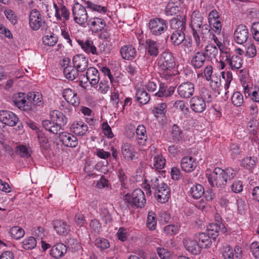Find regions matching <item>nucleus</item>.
Instances as JSON below:
<instances>
[{
    "label": "nucleus",
    "mask_w": 259,
    "mask_h": 259,
    "mask_svg": "<svg viewBox=\"0 0 259 259\" xmlns=\"http://www.w3.org/2000/svg\"><path fill=\"white\" fill-rule=\"evenodd\" d=\"M124 199L132 207H144L146 203V199L144 192L140 189H136L131 193H127L124 196Z\"/></svg>",
    "instance_id": "4"
},
{
    "label": "nucleus",
    "mask_w": 259,
    "mask_h": 259,
    "mask_svg": "<svg viewBox=\"0 0 259 259\" xmlns=\"http://www.w3.org/2000/svg\"><path fill=\"white\" fill-rule=\"evenodd\" d=\"M173 106L176 109L180 110L183 114H187L189 111L187 103L183 100H178L176 101Z\"/></svg>",
    "instance_id": "57"
},
{
    "label": "nucleus",
    "mask_w": 259,
    "mask_h": 259,
    "mask_svg": "<svg viewBox=\"0 0 259 259\" xmlns=\"http://www.w3.org/2000/svg\"><path fill=\"white\" fill-rule=\"evenodd\" d=\"M42 126L45 129L54 134H57L62 128V125L52 122L49 120H45L42 122Z\"/></svg>",
    "instance_id": "37"
},
{
    "label": "nucleus",
    "mask_w": 259,
    "mask_h": 259,
    "mask_svg": "<svg viewBox=\"0 0 259 259\" xmlns=\"http://www.w3.org/2000/svg\"><path fill=\"white\" fill-rule=\"evenodd\" d=\"M206 56L202 52L198 51L195 53L191 60L192 65L195 68H200L204 65Z\"/></svg>",
    "instance_id": "34"
},
{
    "label": "nucleus",
    "mask_w": 259,
    "mask_h": 259,
    "mask_svg": "<svg viewBox=\"0 0 259 259\" xmlns=\"http://www.w3.org/2000/svg\"><path fill=\"white\" fill-rule=\"evenodd\" d=\"M78 72L79 71L76 68L72 66H66L63 70L66 78L70 80L80 79V77Z\"/></svg>",
    "instance_id": "35"
},
{
    "label": "nucleus",
    "mask_w": 259,
    "mask_h": 259,
    "mask_svg": "<svg viewBox=\"0 0 259 259\" xmlns=\"http://www.w3.org/2000/svg\"><path fill=\"white\" fill-rule=\"evenodd\" d=\"M170 26L175 31H184L186 28V23L184 20L180 18H173L170 21Z\"/></svg>",
    "instance_id": "38"
},
{
    "label": "nucleus",
    "mask_w": 259,
    "mask_h": 259,
    "mask_svg": "<svg viewBox=\"0 0 259 259\" xmlns=\"http://www.w3.org/2000/svg\"><path fill=\"white\" fill-rule=\"evenodd\" d=\"M204 21V17L202 14L198 10H195L191 15V25L193 31H199L201 29Z\"/></svg>",
    "instance_id": "25"
},
{
    "label": "nucleus",
    "mask_w": 259,
    "mask_h": 259,
    "mask_svg": "<svg viewBox=\"0 0 259 259\" xmlns=\"http://www.w3.org/2000/svg\"><path fill=\"white\" fill-rule=\"evenodd\" d=\"M159 43L151 39L146 41V50L150 56L157 57L159 54Z\"/></svg>",
    "instance_id": "30"
},
{
    "label": "nucleus",
    "mask_w": 259,
    "mask_h": 259,
    "mask_svg": "<svg viewBox=\"0 0 259 259\" xmlns=\"http://www.w3.org/2000/svg\"><path fill=\"white\" fill-rule=\"evenodd\" d=\"M70 131L76 136H83L88 131V126L82 121H75L72 123Z\"/></svg>",
    "instance_id": "21"
},
{
    "label": "nucleus",
    "mask_w": 259,
    "mask_h": 259,
    "mask_svg": "<svg viewBox=\"0 0 259 259\" xmlns=\"http://www.w3.org/2000/svg\"><path fill=\"white\" fill-rule=\"evenodd\" d=\"M71 11L75 23L80 26H84L87 23L89 17L86 7L77 2L72 6Z\"/></svg>",
    "instance_id": "6"
},
{
    "label": "nucleus",
    "mask_w": 259,
    "mask_h": 259,
    "mask_svg": "<svg viewBox=\"0 0 259 259\" xmlns=\"http://www.w3.org/2000/svg\"><path fill=\"white\" fill-rule=\"evenodd\" d=\"M157 200L161 203L167 202L170 197V190L166 183L161 184V186L156 190Z\"/></svg>",
    "instance_id": "20"
},
{
    "label": "nucleus",
    "mask_w": 259,
    "mask_h": 259,
    "mask_svg": "<svg viewBox=\"0 0 259 259\" xmlns=\"http://www.w3.org/2000/svg\"><path fill=\"white\" fill-rule=\"evenodd\" d=\"M75 225L78 227H82L87 223L85 217L81 212L77 213L74 218Z\"/></svg>",
    "instance_id": "62"
},
{
    "label": "nucleus",
    "mask_w": 259,
    "mask_h": 259,
    "mask_svg": "<svg viewBox=\"0 0 259 259\" xmlns=\"http://www.w3.org/2000/svg\"><path fill=\"white\" fill-rule=\"evenodd\" d=\"M16 152L21 157L27 158L30 156V150L26 146L21 145L16 147Z\"/></svg>",
    "instance_id": "61"
},
{
    "label": "nucleus",
    "mask_w": 259,
    "mask_h": 259,
    "mask_svg": "<svg viewBox=\"0 0 259 259\" xmlns=\"http://www.w3.org/2000/svg\"><path fill=\"white\" fill-rule=\"evenodd\" d=\"M165 164V159L162 155L157 154L153 157V166L156 169H162Z\"/></svg>",
    "instance_id": "53"
},
{
    "label": "nucleus",
    "mask_w": 259,
    "mask_h": 259,
    "mask_svg": "<svg viewBox=\"0 0 259 259\" xmlns=\"http://www.w3.org/2000/svg\"><path fill=\"white\" fill-rule=\"evenodd\" d=\"M205 56L210 58H214L218 54L217 48L213 44H208L203 52Z\"/></svg>",
    "instance_id": "49"
},
{
    "label": "nucleus",
    "mask_w": 259,
    "mask_h": 259,
    "mask_svg": "<svg viewBox=\"0 0 259 259\" xmlns=\"http://www.w3.org/2000/svg\"><path fill=\"white\" fill-rule=\"evenodd\" d=\"M59 139L63 145L67 147H75L78 144L77 138L68 133L62 132L59 135Z\"/></svg>",
    "instance_id": "26"
},
{
    "label": "nucleus",
    "mask_w": 259,
    "mask_h": 259,
    "mask_svg": "<svg viewBox=\"0 0 259 259\" xmlns=\"http://www.w3.org/2000/svg\"><path fill=\"white\" fill-rule=\"evenodd\" d=\"M209 85L213 90H217L221 85V80L219 75L214 74L209 79Z\"/></svg>",
    "instance_id": "58"
},
{
    "label": "nucleus",
    "mask_w": 259,
    "mask_h": 259,
    "mask_svg": "<svg viewBox=\"0 0 259 259\" xmlns=\"http://www.w3.org/2000/svg\"><path fill=\"white\" fill-rule=\"evenodd\" d=\"M85 77V80L89 81L92 87L97 89L100 77L99 71L96 68L90 67L88 68Z\"/></svg>",
    "instance_id": "17"
},
{
    "label": "nucleus",
    "mask_w": 259,
    "mask_h": 259,
    "mask_svg": "<svg viewBox=\"0 0 259 259\" xmlns=\"http://www.w3.org/2000/svg\"><path fill=\"white\" fill-rule=\"evenodd\" d=\"M183 243L187 250L193 254H197L201 251V248L196 241L186 238L184 240Z\"/></svg>",
    "instance_id": "32"
},
{
    "label": "nucleus",
    "mask_w": 259,
    "mask_h": 259,
    "mask_svg": "<svg viewBox=\"0 0 259 259\" xmlns=\"http://www.w3.org/2000/svg\"><path fill=\"white\" fill-rule=\"evenodd\" d=\"M208 22L212 30L218 34L222 31V23L219 12L215 9L211 10L208 15Z\"/></svg>",
    "instance_id": "10"
},
{
    "label": "nucleus",
    "mask_w": 259,
    "mask_h": 259,
    "mask_svg": "<svg viewBox=\"0 0 259 259\" xmlns=\"http://www.w3.org/2000/svg\"><path fill=\"white\" fill-rule=\"evenodd\" d=\"M222 77L225 80V83L224 85V88L225 90V95H227L229 91H228L231 81L233 80L232 73L229 71H222L221 72Z\"/></svg>",
    "instance_id": "54"
},
{
    "label": "nucleus",
    "mask_w": 259,
    "mask_h": 259,
    "mask_svg": "<svg viewBox=\"0 0 259 259\" xmlns=\"http://www.w3.org/2000/svg\"><path fill=\"white\" fill-rule=\"evenodd\" d=\"M67 252V247L63 243H58L55 245L50 250V255L56 258H61Z\"/></svg>",
    "instance_id": "33"
},
{
    "label": "nucleus",
    "mask_w": 259,
    "mask_h": 259,
    "mask_svg": "<svg viewBox=\"0 0 259 259\" xmlns=\"http://www.w3.org/2000/svg\"><path fill=\"white\" fill-rule=\"evenodd\" d=\"M96 89L103 94H106L110 89V84L108 80L105 79L101 80Z\"/></svg>",
    "instance_id": "60"
},
{
    "label": "nucleus",
    "mask_w": 259,
    "mask_h": 259,
    "mask_svg": "<svg viewBox=\"0 0 259 259\" xmlns=\"http://www.w3.org/2000/svg\"><path fill=\"white\" fill-rule=\"evenodd\" d=\"M189 193L192 197L197 199L201 198L204 194V189L202 185L196 184L190 188Z\"/></svg>",
    "instance_id": "39"
},
{
    "label": "nucleus",
    "mask_w": 259,
    "mask_h": 259,
    "mask_svg": "<svg viewBox=\"0 0 259 259\" xmlns=\"http://www.w3.org/2000/svg\"><path fill=\"white\" fill-rule=\"evenodd\" d=\"M256 160L254 157H246L243 158L241 161V165L248 170L254 168Z\"/></svg>",
    "instance_id": "47"
},
{
    "label": "nucleus",
    "mask_w": 259,
    "mask_h": 259,
    "mask_svg": "<svg viewBox=\"0 0 259 259\" xmlns=\"http://www.w3.org/2000/svg\"><path fill=\"white\" fill-rule=\"evenodd\" d=\"M156 250L158 256L161 259H170L171 253L167 249L162 247H157Z\"/></svg>",
    "instance_id": "64"
},
{
    "label": "nucleus",
    "mask_w": 259,
    "mask_h": 259,
    "mask_svg": "<svg viewBox=\"0 0 259 259\" xmlns=\"http://www.w3.org/2000/svg\"><path fill=\"white\" fill-rule=\"evenodd\" d=\"M179 7L178 5L172 2H169L165 8V12L167 15H174L179 12Z\"/></svg>",
    "instance_id": "59"
},
{
    "label": "nucleus",
    "mask_w": 259,
    "mask_h": 259,
    "mask_svg": "<svg viewBox=\"0 0 259 259\" xmlns=\"http://www.w3.org/2000/svg\"><path fill=\"white\" fill-rule=\"evenodd\" d=\"M120 53L122 59L131 61L136 58L137 51L132 45H124L121 47Z\"/></svg>",
    "instance_id": "24"
},
{
    "label": "nucleus",
    "mask_w": 259,
    "mask_h": 259,
    "mask_svg": "<svg viewBox=\"0 0 259 259\" xmlns=\"http://www.w3.org/2000/svg\"><path fill=\"white\" fill-rule=\"evenodd\" d=\"M248 36V30L244 25H238L234 33L235 42L240 45L246 42Z\"/></svg>",
    "instance_id": "13"
},
{
    "label": "nucleus",
    "mask_w": 259,
    "mask_h": 259,
    "mask_svg": "<svg viewBox=\"0 0 259 259\" xmlns=\"http://www.w3.org/2000/svg\"><path fill=\"white\" fill-rule=\"evenodd\" d=\"M157 222L156 214L152 211H149L148 214L146 223L148 228L151 231L155 230L157 226Z\"/></svg>",
    "instance_id": "46"
},
{
    "label": "nucleus",
    "mask_w": 259,
    "mask_h": 259,
    "mask_svg": "<svg viewBox=\"0 0 259 259\" xmlns=\"http://www.w3.org/2000/svg\"><path fill=\"white\" fill-rule=\"evenodd\" d=\"M27 99L30 102V109L32 105L38 106L42 105V96L39 93H29Z\"/></svg>",
    "instance_id": "43"
},
{
    "label": "nucleus",
    "mask_w": 259,
    "mask_h": 259,
    "mask_svg": "<svg viewBox=\"0 0 259 259\" xmlns=\"http://www.w3.org/2000/svg\"><path fill=\"white\" fill-rule=\"evenodd\" d=\"M87 25L93 33H98L105 27V21L98 17H92L89 19Z\"/></svg>",
    "instance_id": "15"
},
{
    "label": "nucleus",
    "mask_w": 259,
    "mask_h": 259,
    "mask_svg": "<svg viewBox=\"0 0 259 259\" xmlns=\"http://www.w3.org/2000/svg\"><path fill=\"white\" fill-rule=\"evenodd\" d=\"M185 38L184 31H174L170 36L172 44L175 46L181 44Z\"/></svg>",
    "instance_id": "45"
},
{
    "label": "nucleus",
    "mask_w": 259,
    "mask_h": 259,
    "mask_svg": "<svg viewBox=\"0 0 259 259\" xmlns=\"http://www.w3.org/2000/svg\"><path fill=\"white\" fill-rule=\"evenodd\" d=\"M235 176L236 173L232 168H229L224 170L217 167L208 176V180L212 186L223 187L226 185L228 181L233 179Z\"/></svg>",
    "instance_id": "2"
},
{
    "label": "nucleus",
    "mask_w": 259,
    "mask_h": 259,
    "mask_svg": "<svg viewBox=\"0 0 259 259\" xmlns=\"http://www.w3.org/2000/svg\"><path fill=\"white\" fill-rule=\"evenodd\" d=\"M24 249L26 250L32 249L36 245V240L33 237H29L25 239L22 242Z\"/></svg>",
    "instance_id": "55"
},
{
    "label": "nucleus",
    "mask_w": 259,
    "mask_h": 259,
    "mask_svg": "<svg viewBox=\"0 0 259 259\" xmlns=\"http://www.w3.org/2000/svg\"><path fill=\"white\" fill-rule=\"evenodd\" d=\"M95 245L101 250L107 249L110 246L109 241L103 238H97L95 241Z\"/></svg>",
    "instance_id": "63"
},
{
    "label": "nucleus",
    "mask_w": 259,
    "mask_h": 259,
    "mask_svg": "<svg viewBox=\"0 0 259 259\" xmlns=\"http://www.w3.org/2000/svg\"><path fill=\"white\" fill-rule=\"evenodd\" d=\"M62 97L67 102L74 106H77L80 103V99L77 93L70 88L63 90Z\"/></svg>",
    "instance_id": "16"
},
{
    "label": "nucleus",
    "mask_w": 259,
    "mask_h": 259,
    "mask_svg": "<svg viewBox=\"0 0 259 259\" xmlns=\"http://www.w3.org/2000/svg\"><path fill=\"white\" fill-rule=\"evenodd\" d=\"M135 97L137 101L142 105L147 104L150 99V95L143 89L137 90Z\"/></svg>",
    "instance_id": "41"
},
{
    "label": "nucleus",
    "mask_w": 259,
    "mask_h": 259,
    "mask_svg": "<svg viewBox=\"0 0 259 259\" xmlns=\"http://www.w3.org/2000/svg\"><path fill=\"white\" fill-rule=\"evenodd\" d=\"M231 102L234 106L240 107L244 103V99L242 94L239 92H234L231 97Z\"/></svg>",
    "instance_id": "52"
},
{
    "label": "nucleus",
    "mask_w": 259,
    "mask_h": 259,
    "mask_svg": "<svg viewBox=\"0 0 259 259\" xmlns=\"http://www.w3.org/2000/svg\"><path fill=\"white\" fill-rule=\"evenodd\" d=\"M18 121L19 118L13 112L7 110L0 111V121L3 123L14 126L16 125Z\"/></svg>",
    "instance_id": "12"
},
{
    "label": "nucleus",
    "mask_w": 259,
    "mask_h": 259,
    "mask_svg": "<svg viewBox=\"0 0 259 259\" xmlns=\"http://www.w3.org/2000/svg\"><path fill=\"white\" fill-rule=\"evenodd\" d=\"M181 165L184 171L190 172L195 169L197 164L193 157L185 156L181 159Z\"/></svg>",
    "instance_id": "29"
},
{
    "label": "nucleus",
    "mask_w": 259,
    "mask_h": 259,
    "mask_svg": "<svg viewBox=\"0 0 259 259\" xmlns=\"http://www.w3.org/2000/svg\"><path fill=\"white\" fill-rule=\"evenodd\" d=\"M9 233L12 238L18 240L24 236L25 232L22 228L19 226H15L10 229Z\"/></svg>",
    "instance_id": "51"
},
{
    "label": "nucleus",
    "mask_w": 259,
    "mask_h": 259,
    "mask_svg": "<svg viewBox=\"0 0 259 259\" xmlns=\"http://www.w3.org/2000/svg\"><path fill=\"white\" fill-rule=\"evenodd\" d=\"M157 63L161 71V78L168 82L172 81L177 74V71L175 70L176 61L173 55L168 51L163 52L157 58Z\"/></svg>",
    "instance_id": "1"
},
{
    "label": "nucleus",
    "mask_w": 259,
    "mask_h": 259,
    "mask_svg": "<svg viewBox=\"0 0 259 259\" xmlns=\"http://www.w3.org/2000/svg\"><path fill=\"white\" fill-rule=\"evenodd\" d=\"M83 2L86 8L93 11L102 14H105L107 11V8L106 7L96 4L90 1H84Z\"/></svg>",
    "instance_id": "42"
},
{
    "label": "nucleus",
    "mask_w": 259,
    "mask_h": 259,
    "mask_svg": "<svg viewBox=\"0 0 259 259\" xmlns=\"http://www.w3.org/2000/svg\"><path fill=\"white\" fill-rule=\"evenodd\" d=\"M147 27L150 33L155 36H159L166 31L168 28L167 21L161 18L151 19Z\"/></svg>",
    "instance_id": "5"
},
{
    "label": "nucleus",
    "mask_w": 259,
    "mask_h": 259,
    "mask_svg": "<svg viewBox=\"0 0 259 259\" xmlns=\"http://www.w3.org/2000/svg\"><path fill=\"white\" fill-rule=\"evenodd\" d=\"M14 104L21 110L29 111L30 102L27 100V96L23 93H17L13 97Z\"/></svg>",
    "instance_id": "11"
},
{
    "label": "nucleus",
    "mask_w": 259,
    "mask_h": 259,
    "mask_svg": "<svg viewBox=\"0 0 259 259\" xmlns=\"http://www.w3.org/2000/svg\"><path fill=\"white\" fill-rule=\"evenodd\" d=\"M211 93L209 90L202 88L199 96L191 98L189 103L191 109L196 113H202L206 109V102L210 101Z\"/></svg>",
    "instance_id": "3"
},
{
    "label": "nucleus",
    "mask_w": 259,
    "mask_h": 259,
    "mask_svg": "<svg viewBox=\"0 0 259 259\" xmlns=\"http://www.w3.org/2000/svg\"><path fill=\"white\" fill-rule=\"evenodd\" d=\"M55 10V16L58 20L67 21L70 19V12L68 9L62 4L57 5L53 3Z\"/></svg>",
    "instance_id": "18"
},
{
    "label": "nucleus",
    "mask_w": 259,
    "mask_h": 259,
    "mask_svg": "<svg viewBox=\"0 0 259 259\" xmlns=\"http://www.w3.org/2000/svg\"><path fill=\"white\" fill-rule=\"evenodd\" d=\"M45 24V20L40 13L36 9H32L29 14V25L33 31L39 30Z\"/></svg>",
    "instance_id": "7"
},
{
    "label": "nucleus",
    "mask_w": 259,
    "mask_h": 259,
    "mask_svg": "<svg viewBox=\"0 0 259 259\" xmlns=\"http://www.w3.org/2000/svg\"><path fill=\"white\" fill-rule=\"evenodd\" d=\"M89 230L92 234L99 235L102 231L100 223L96 219L92 220L90 223Z\"/></svg>",
    "instance_id": "48"
},
{
    "label": "nucleus",
    "mask_w": 259,
    "mask_h": 259,
    "mask_svg": "<svg viewBox=\"0 0 259 259\" xmlns=\"http://www.w3.org/2000/svg\"><path fill=\"white\" fill-rule=\"evenodd\" d=\"M53 226L56 233L60 235H66L70 231V226L62 220H57L53 221Z\"/></svg>",
    "instance_id": "27"
},
{
    "label": "nucleus",
    "mask_w": 259,
    "mask_h": 259,
    "mask_svg": "<svg viewBox=\"0 0 259 259\" xmlns=\"http://www.w3.org/2000/svg\"><path fill=\"white\" fill-rule=\"evenodd\" d=\"M170 138L174 142L177 143L183 138V132L176 124H174L171 127Z\"/></svg>",
    "instance_id": "44"
},
{
    "label": "nucleus",
    "mask_w": 259,
    "mask_h": 259,
    "mask_svg": "<svg viewBox=\"0 0 259 259\" xmlns=\"http://www.w3.org/2000/svg\"><path fill=\"white\" fill-rule=\"evenodd\" d=\"M4 14L7 19L12 25H16L18 23V18L14 11L11 9H6L4 11Z\"/></svg>",
    "instance_id": "56"
},
{
    "label": "nucleus",
    "mask_w": 259,
    "mask_h": 259,
    "mask_svg": "<svg viewBox=\"0 0 259 259\" xmlns=\"http://www.w3.org/2000/svg\"><path fill=\"white\" fill-rule=\"evenodd\" d=\"M208 234L211 238L215 239L219 235V233L221 231L223 233L227 232V228L224 226V224L218 222V223H212L209 224L207 227Z\"/></svg>",
    "instance_id": "23"
},
{
    "label": "nucleus",
    "mask_w": 259,
    "mask_h": 259,
    "mask_svg": "<svg viewBox=\"0 0 259 259\" xmlns=\"http://www.w3.org/2000/svg\"><path fill=\"white\" fill-rule=\"evenodd\" d=\"M177 92L181 98L189 99L194 94L195 85L190 81L183 82L177 87Z\"/></svg>",
    "instance_id": "9"
},
{
    "label": "nucleus",
    "mask_w": 259,
    "mask_h": 259,
    "mask_svg": "<svg viewBox=\"0 0 259 259\" xmlns=\"http://www.w3.org/2000/svg\"><path fill=\"white\" fill-rule=\"evenodd\" d=\"M136 140L139 146H145L147 141V134L144 125H139L136 130Z\"/></svg>",
    "instance_id": "31"
},
{
    "label": "nucleus",
    "mask_w": 259,
    "mask_h": 259,
    "mask_svg": "<svg viewBox=\"0 0 259 259\" xmlns=\"http://www.w3.org/2000/svg\"><path fill=\"white\" fill-rule=\"evenodd\" d=\"M135 146L132 143L125 142L121 146V159L129 161L138 158Z\"/></svg>",
    "instance_id": "8"
},
{
    "label": "nucleus",
    "mask_w": 259,
    "mask_h": 259,
    "mask_svg": "<svg viewBox=\"0 0 259 259\" xmlns=\"http://www.w3.org/2000/svg\"><path fill=\"white\" fill-rule=\"evenodd\" d=\"M223 53L225 54V61L229 65L232 70H236L240 68L242 65V60L241 57L237 55L231 56L229 50L228 49Z\"/></svg>",
    "instance_id": "14"
},
{
    "label": "nucleus",
    "mask_w": 259,
    "mask_h": 259,
    "mask_svg": "<svg viewBox=\"0 0 259 259\" xmlns=\"http://www.w3.org/2000/svg\"><path fill=\"white\" fill-rule=\"evenodd\" d=\"M74 67L79 72L85 71L88 66V59L81 54L76 55L73 58Z\"/></svg>",
    "instance_id": "22"
},
{
    "label": "nucleus",
    "mask_w": 259,
    "mask_h": 259,
    "mask_svg": "<svg viewBox=\"0 0 259 259\" xmlns=\"http://www.w3.org/2000/svg\"><path fill=\"white\" fill-rule=\"evenodd\" d=\"M52 122H56L60 125L64 126L67 123V119L65 115L58 110H53L50 113Z\"/></svg>",
    "instance_id": "36"
},
{
    "label": "nucleus",
    "mask_w": 259,
    "mask_h": 259,
    "mask_svg": "<svg viewBox=\"0 0 259 259\" xmlns=\"http://www.w3.org/2000/svg\"><path fill=\"white\" fill-rule=\"evenodd\" d=\"M146 181L149 182V184H147L145 186V189L147 190V193H149V194H151V188L157 190L161 186V184H164L161 177L154 175L148 177Z\"/></svg>",
    "instance_id": "28"
},
{
    "label": "nucleus",
    "mask_w": 259,
    "mask_h": 259,
    "mask_svg": "<svg viewBox=\"0 0 259 259\" xmlns=\"http://www.w3.org/2000/svg\"><path fill=\"white\" fill-rule=\"evenodd\" d=\"M42 41L45 46H54L58 41L57 36L53 33H50L42 37Z\"/></svg>",
    "instance_id": "50"
},
{
    "label": "nucleus",
    "mask_w": 259,
    "mask_h": 259,
    "mask_svg": "<svg viewBox=\"0 0 259 259\" xmlns=\"http://www.w3.org/2000/svg\"><path fill=\"white\" fill-rule=\"evenodd\" d=\"M210 238V235L205 233H200L196 236V238L198 240V243L201 248H206L211 245Z\"/></svg>",
    "instance_id": "40"
},
{
    "label": "nucleus",
    "mask_w": 259,
    "mask_h": 259,
    "mask_svg": "<svg viewBox=\"0 0 259 259\" xmlns=\"http://www.w3.org/2000/svg\"><path fill=\"white\" fill-rule=\"evenodd\" d=\"M78 45L81 49L88 54H92L93 55H98V52L95 46L93 41L90 39L77 40Z\"/></svg>",
    "instance_id": "19"
}]
</instances>
